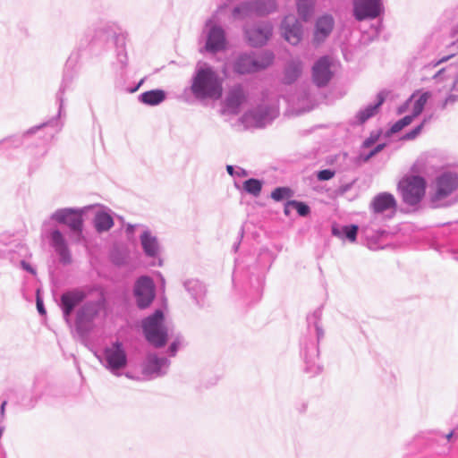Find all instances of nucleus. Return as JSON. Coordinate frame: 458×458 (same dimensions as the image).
<instances>
[{
	"label": "nucleus",
	"mask_w": 458,
	"mask_h": 458,
	"mask_svg": "<svg viewBox=\"0 0 458 458\" xmlns=\"http://www.w3.org/2000/svg\"><path fill=\"white\" fill-rule=\"evenodd\" d=\"M21 267L28 272L31 273L32 275H35L36 274V271L35 269L29 264L27 263L26 261H21Z\"/></svg>",
	"instance_id": "obj_35"
},
{
	"label": "nucleus",
	"mask_w": 458,
	"mask_h": 458,
	"mask_svg": "<svg viewBox=\"0 0 458 458\" xmlns=\"http://www.w3.org/2000/svg\"><path fill=\"white\" fill-rule=\"evenodd\" d=\"M292 196V191L287 187H278L275 189L272 193L271 197L276 201H280L284 199H288Z\"/></svg>",
	"instance_id": "obj_28"
},
{
	"label": "nucleus",
	"mask_w": 458,
	"mask_h": 458,
	"mask_svg": "<svg viewBox=\"0 0 458 458\" xmlns=\"http://www.w3.org/2000/svg\"><path fill=\"white\" fill-rule=\"evenodd\" d=\"M290 204L293 205V208H294L298 214L301 216H305L310 213V208L303 202H299L296 200H290Z\"/></svg>",
	"instance_id": "obj_31"
},
{
	"label": "nucleus",
	"mask_w": 458,
	"mask_h": 458,
	"mask_svg": "<svg viewBox=\"0 0 458 458\" xmlns=\"http://www.w3.org/2000/svg\"><path fill=\"white\" fill-rule=\"evenodd\" d=\"M37 308H38V312H39V313H41V314H45V312H46V311H45V309H44L43 303H42V301H39L38 299V301H37Z\"/></svg>",
	"instance_id": "obj_38"
},
{
	"label": "nucleus",
	"mask_w": 458,
	"mask_h": 458,
	"mask_svg": "<svg viewBox=\"0 0 458 458\" xmlns=\"http://www.w3.org/2000/svg\"><path fill=\"white\" fill-rule=\"evenodd\" d=\"M53 217L57 222L67 225L78 235L81 233L83 225L81 210L61 209L56 211Z\"/></svg>",
	"instance_id": "obj_8"
},
{
	"label": "nucleus",
	"mask_w": 458,
	"mask_h": 458,
	"mask_svg": "<svg viewBox=\"0 0 458 458\" xmlns=\"http://www.w3.org/2000/svg\"><path fill=\"white\" fill-rule=\"evenodd\" d=\"M5 405H6V402L4 401V402L2 403V405H1V411H2V414H4V412Z\"/></svg>",
	"instance_id": "obj_44"
},
{
	"label": "nucleus",
	"mask_w": 458,
	"mask_h": 458,
	"mask_svg": "<svg viewBox=\"0 0 458 458\" xmlns=\"http://www.w3.org/2000/svg\"><path fill=\"white\" fill-rule=\"evenodd\" d=\"M458 188V176L454 174L445 173L439 176L436 182V192L432 196L433 201H438L449 196Z\"/></svg>",
	"instance_id": "obj_6"
},
{
	"label": "nucleus",
	"mask_w": 458,
	"mask_h": 458,
	"mask_svg": "<svg viewBox=\"0 0 458 458\" xmlns=\"http://www.w3.org/2000/svg\"><path fill=\"white\" fill-rule=\"evenodd\" d=\"M335 176V172L329 169L321 170L318 173V179L319 181H327Z\"/></svg>",
	"instance_id": "obj_34"
},
{
	"label": "nucleus",
	"mask_w": 458,
	"mask_h": 458,
	"mask_svg": "<svg viewBox=\"0 0 458 458\" xmlns=\"http://www.w3.org/2000/svg\"><path fill=\"white\" fill-rule=\"evenodd\" d=\"M191 91L198 98L219 99L223 95V80L212 68H200L193 79Z\"/></svg>",
	"instance_id": "obj_1"
},
{
	"label": "nucleus",
	"mask_w": 458,
	"mask_h": 458,
	"mask_svg": "<svg viewBox=\"0 0 458 458\" xmlns=\"http://www.w3.org/2000/svg\"><path fill=\"white\" fill-rule=\"evenodd\" d=\"M411 171H412V173H417L419 170L417 169L416 165H413L411 167Z\"/></svg>",
	"instance_id": "obj_45"
},
{
	"label": "nucleus",
	"mask_w": 458,
	"mask_h": 458,
	"mask_svg": "<svg viewBox=\"0 0 458 458\" xmlns=\"http://www.w3.org/2000/svg\"><path fill=\"white\" fill-rule=\"evenodd\" d=\"M248 9V6L247 5H242L241 7H237L234 9L233 13H234V15L236 16L237 13L241 11V10H246Z\"/></svg>",
	"instance_id": "obj_40"
},
{
	"label": "nucleus",
	"mask_w": 458,
	"mask_h": 458,
	"mask_svg": "<svg viewBox=\"0 0 458 458\" xmlns=\"http://www.w3.org/2000/svg\"><path fill=\"white\" fill-rule=\"evenodd\" d=\"M165 92L160 89L144 92L141 96V101L147 105L154 106L161 103L165 99Z\"/></svg>",
	"instance_id": "obj_21"
},
{
	"label": "nucleus",
	"mask_w": 458,
	"mask_h": 458,
	"mask_svg": "<svg viewBox=\"0 0 458 458\" xmlns=\"http://www.w3.org/2000/svg\"><path fill=\"white\" fill-rule=\"evenodd\" d=\"M426 188V180L416 174L404 175L398 183V190L403 202L411 206H415L423 199Z\"/></svg>",
	"instance_id": "obj_2"
},
{
	"label": "nucleus",
	"mask_w": 458,
	"mask_h": 458,
	"mask_svg": "<svg viewBox=\"0 0 458 458\" xmlns=\"http://www.w3.org/2000/svg\"><path fill=\"white\" fill-rule=\"evenodd\" d=\"M385 145L384 144H379L377 145L369 154V157H372L374 156L375 154H377V152L381 151L383 148H384Z\"/></svg>",
	"instance_id": "obj_37"
},
{
	"label": "nucleus",
	"mask_w": 458,
	"mask_h": 458,
	"mask_svg": "<svg viewBox=\"0 0 458 458\" xmlns=\"http://www.w3.org/2000/svg\"><path fill=\"white\" fill-rule=\"evenodd\" d=\"M106 360L111 369H119L125 367L127 358L122 344L115 343L106 351Z\"/></svg>",
	"instance_id": "obj_12"
},
{
	"label": "nucleus",
	"mask_w": 458,
	"mask_h": 458,
	"mask_svg": "<svg viewBox=\"0 0 458 458\" xmlns=\"http://www.w3.org/2000/svg\"><path fill=\"white\" fill-rule=\"evenodd\" d=\"M415 116L411 115H406L403 118L397 121L392 127H391V132L396 133L402 131L404 127L408 126L411 123Z\"/></svg>",
	"instance_id": "obj_30"
},
{
	"label": "nucleus",
	"mask_w": 458,
	"mask_h": 458,
	"mask_svg": "<svg viewBox=\"0 0 458 458\" xmlns=\"http://www.w3.org/2000/svg\"><path fill=\"white\" fill-rule=\"evenodd\" d=\"M334 27V21L331 16H323L318 20L316 30L314 33V41L320 43L323 41L332 31Z\"/></svg>",
	"instance_id": "obj_16"
},
{
	"label": "nucleus",
	"mask_w": 458,
	"mask_h": 458,
	"mask_svg": "<svg viewBox=\"0 0 458 458\" xmlns=\"http://www.w3.org/2000/svg\"><path fill=\"white\" fill-rule=\"evenodd\" d=\"M383 102L384 98H381L377 104L368 106L363 110H360L357 114L360 123H364L368 119L375 115Z\"/></svg>",
	"instance_id": "obj_23"
},
{
	"label": "nucleus",
	"mask_w": 458,
	"mask_h": 458,
	"mask_svg": "<svg viewBox=\"0 0 458 458\" xmlns=\"http://www.w3.org/2000/svg\"><path fill=\"white\" fill-rule=\"evenodd\" d=\"M344 232L346 237L351 242H354L356 240V236H357L358 226L357 225L345 226L344 228Z\"/></svg>",
	"instance_id": "obj_32"
},
{
	"label": "nucleus",
	"mask_w": 458,
	"mask_h": 458,
	"mask_svg": "<svg viewBox=\"0 0 458 458\" xmlns=\"http://www.w3.org/2000/svg\"><path fill=\"white\" fill-rule=\"evenodd\" d=\"M332 62L327 56L319 58L313 65L312 76L318 86H325L333 76L331 71Z\"/></svg>",
	"instance_id": "obj_11"
},
{
	"label": "nucleus",
	"mask_w": 458,
	"mask_h": 458,
	"mask_svg": "<svg viewBox=\"0 0 458 458\" xmlns=\"http://www.w3.org/2000/svg\"><path fill=\"white\" fill-rule=\"evenodd\" d=\"M452 436H453V432L449 433V434L446 436L447 440H450V439H451V437H452Z\"/></svg>",
	"instance_id": "obj_46"
},
{
	"label": "nucleus",
	"mask_w": 458,
	"mask_h": 458,
	"mask_svg": "<svg viewBox=\"0 0 458 458\" xmlns=\"http://www.w3.org/2000/svg\"><path fill=\"white\" fill-rule=\"evenodd\" d=\"M429 92H424L422 93L419 98L414 102L413 107H412V115L417 117L419 116L423 109L425 105L427 104L428 98H430Z\"/></svg>",
	"instance_id": "obj_26"
},
{
	"label": "nucleus",
	"mask_w": 458,
	"mask_h": 458,
	"mask_svg": "<svg viewBox=\"0 0 458 458\" xmlns=\"http://www.w3.org/2000/svg\"><path fill=\"white\" fill-rule=\"evenodd\" d=\"M291 208H293V205L290 204V201H287L284 206V214L288 216L291 212Z\"/></svg>",
	"instance_id": "obj_39"
},
{
	"label": "nucleus",
	"mask_w": 458,
	"mask_h": 458,
	"mask_svg": "<svg viewBox=\"0 0 458 458\" xmlns=\"http://www.w3.org/2000/svg\"><path fill=\"white\" fill-rule=\"evenodd\" d=\"M225 47V35L221 28L213 27L208 34L206 48L211 52H216Z\"/></svg>",
	"instance_id": "obj_17"
},
{
	"label": "nucleus",
	"mask_w": 458,
	"mask_h": 458,
	"mask_svg": "<svg viewBox=\"0 0 458 458\" xmlns=\"http://www.w3.org/2000/svg\"><path fill=\"white\" fill-rule=\"evenodd\" d=\"M98 303H88L80 310L79 317L80 319H91L93 318L99 310Z\"/></svg>",
	"instance_id": "obj_24"
},
{
	"label": "nucleus",
	"mask_w": 458,
	"mask_h": 458,
	"mask_svg": "<svg viewBox=\"0 0 458 458\" xmlns=\"http://www.w3.org/2000/svg\"><path fill=\"white\" fill-rule=\"evenodd\" d=\"M261 188H262V184H261L260 181H259L257 179H249L243 182V189L247 192H249L254 196L259 195V193L261 191Z\"/></svg>",
	"instance_id": "obj_27"
},
{
	"label": "nucleus",
	"mask_w": 458,
	"mask_h": 458,
	"mask_svg": "<svg viewBox=\"0 0 458 458\" xmlns=\"http://www.w3.org/2000/svg\"><path fill=\"white\" fill-rule=\"evenodd\" d=\"M273 60L274 55L270 52H265L257 57L246 55H242L234 64V71L240 74L256 72L270 66Z\"/></svg>",
	"instance_id": "obj_4"
},
{
	"label": "nucleus",
	"mask_w": 458,
	"mask_h": 458,
	"mask_svg": "<svg viewBox=\"0 0 458 458\" xmlns=\"http://www.w3.org/2000/svg\"><path fill=\"white\" fill-rule=\"evenodd\" d=\"M52 244L64 262L70 261V253L63 234L55 230L51 234Z\"/></svg>",
	"instance_id": "obj_18"
},
{
	"label": "nucleus",
	"mask_w": 458,
	"mask_h": 458,
	"mask_svg": "<svg viewBox=\"0 0 458 458\" xmlns=\"http://www.w3.org/2000/svg\"><path fill=\"white\" fill-rule=\"evenodd\" d=\"M311 0H298V12L303 20H307L310 13Z\"/></svg>",
	"instance_id": "obj_29"
},
{
	"label": "nucleus",
	"mask_w": 458,
	"mask_h": 458,
	"mask_svg": "<svg viewBox=\"0 0 458 458\" xmlns=\"http://www.w3.org/2000/svg\"><path fill=\"white\" fill-rule=\"evenodd\" d=\"M170 348H171L173 354H174L176 352V344H173Z\"/></svg>",
	"instance_id": "obj_43"
},
{
	"label": "nucleus",
	"mask_w": 458,
	"mask_h": 458,
	"mask_svg": "<svg viewBox=\"0 0 458 458\" xmlns=\"http://www.w3.org/2000/svg\"><path fill=\"white\" fill-rule=\"evenodd\" d=\"M301 62H293L289 64L285 70V76L288 80V82L293 81L301 72Z\"/></svg>",
	"instance_id": "obj_25"
},
{
	"label": "nucleus",
	"mask_w": 458,
	"mask_h": 458,
	"mask_svg": "<svg viewBox=\"0 0 458 458\" xmlns=\"http://www.w3.org/2000/svg\"><path fill=\"white\" fill-rule=\"evenodd\" d=\"M426 123V120H423V122L415 127L413 130H411L410 132L406 133L403 137L404 140H413L415 139L422 131L424 124Z\"/></svg>",
	"instance_id": "obj_33"
},
{
	"label": "nucleus",
	"mask_w": 458,
	"mask_h": 458,
	"mask_svg": "<svg viewBox=\"0 0 458 458\" xmlns=\"http://www.w3.org/2000/svg\"><path fill=\"white\" fill-rule=\"evenodd\" d=\"M353 13L358 21L374 19L380 13V0H353Z\"/></svg>",
	"instance_id": "obj_7"
},
{
	"label": "nucleus",
	"mask_w": 458,
	"mask_h": 458,
	"mask_svg": "<svg viewBox=\"0 0 458 458\" xmlns=\"http://www.w3.org/2000/svg\"><path fill=\"white\" fill-rule=\"evenodd\" d=\"M271 34L272 27L269 24L257 25L246 30L247 38L252 46L264 45Z\"/></svg>",
	"instance_id": "obj_13"
},
{
	"label": "nucleus",
	"mask_w": 458,
	"mask_h": 458,
	"mask_svg": "<svg viewBox=\"0 0 458 458\" xmlns=\"http://www.w3.org/2000/svg\"><path fill=\"white\" fill-rule=\"evenodd\" d=\"M396 205L395 199L393 195L389 193H381L375 197L372 207L375 212L381 213Z\"/></svg>",
	"instance_id": "obj_19"
},
{
	"label": "nucleus",
	"mask_w": 458,
	"mask_h": 458,
	"mask_svg": "<svg viewBox=\"0 0 458 458\" xmlns=\"http://www.w3.org/2000/svg\"><path fill=\"white\" fill-rule=\"evenodd\" d=\"M284 38L291 45H298L302 38V30L293 15H287L281 26Z\"/></svg>",
	"instance_id": "obj_9"
},
{
	"label": "nucleus",
	"mask_w": 458,
	"mask_h": 458,
	"mask_svg": "<svg viewBox=\"0 0 458 458\" xmlns=\"http://www.w3.org/2000/svg\"><path fill=\"white\" fill-rule=\"evenodd\" d=\"M414 96H415V95H412V96H411V98L406 101V103H405L403 106H400V107L398 108V114H403V112H405V111H406L408 104L411 101V99L414 98Z\"/></svg>",
	"instance_id": "obj_36"
},
{
	"label": "nucleus",
	"mask_w": 458,
	"mask_h": 458,
	"mask_svg": "<svg viewBox=\"0 0 458 458\" xmlns=\"http://www.w3.org/2000/svg\"><path fill=\"white\" fill-rule=\"evenodd\" d=\"M226 170L229 174H231V175L233 174V167L232 165H227Z\"/></svg>",
	"instance_id": "obj_41"
},
{
	"label": "nucleus",
	"mask_w": 458,
	"mask_h": 458,
	"mask_svg": "<svg viewBox=\"0 0 458 458\" xmlns=\"http://www.w3.org/2000/svg\"><path fill=\"white\" fill-rule=\"evenodd\" d=\"M268 2H270L273 4V0H268Z\"/></svg>",
	"instance_id": "obj_47"
},
{
	"label": "nucleus",
	"mask_w": 458,
	"mask_h": 458,
	"mask_svg": "<svg viewBox=\"0 0 458 458\" xmlns=\"http://www.w3.org/2000/svg\"><path fill=\"white\" fill-rule=\"evenodd\" d=\"M114 225L113 218L107 213H98L95 217V226L98 232L109 230Z\"/></svg>",
	"instance_id": "obj_22"
},
{
	"label": "nucleus",
	"mask_w": 458,
	"mask_h": 458,
	"mask_svg": "<svg viewBox=\"0 0 458 458\" xmlns=\"http://www.w3.org/2000/svg\"><path fill=\"white\" fill-rule=\"evenodd\" d=\"M140 240L147 255L154 257L157 254L159 247L156 237L152 236L148 232H144Z\"/></svg>",
	"instance_id": "obj_20"
},
{
	"label": "nucleus",
	"mask_w": 458,
	"mask_h": 458,
	"mask_svg": "<svg viewBox=\"0 0 458 458\" xmlns=\"http://www.w3.org/2000/svg\"><path fill=\"white\" fill-rule=\"evenodd\" d=\"M166 363V360L158 358L155 354H148L142 367V373L150 377L153 375H160L162 367Z\"/></svg>",
	"instance_id": "obj_15"
},
{
	"label": "nucleus",
	"mask_w": 458,
	"mask_h": 458,
	"mask_svg": "<svg viewBox=\"0 0 458 458\" xmlns=\"http://www.w3.org/2000/svg\"><path fill=\"white\" fill-rule=\"evenodd\" d=\"M164 314L161 310H156L154 314L148 317L142 323L146 339L155 347L165 345L167 332L163 326Z\"/></svg>",
	"instance_id": "obj_3"
},
{
	"label": "nucleus",
	"mask_w": 458,
	"mask_h": 458,
	"mask_svg": "<svg viewBox=\"0 0 458 458\" xmlns=\"http://www.w3.org/2000/svg\"><path fill=\"white\" fill-rule=\"evenodd\" d=\"M134 293L140 308L149 306L155 298V286L152 279L148 276L139 278L135 284Z\"/></svg>",
	"instance_id": "obj_5"
},
{
	"label": "nucleus",
	"mask_w": 458,
	"mask_h": 458,
	"mask_svg": "<svg viewBox=\"0 0 458 458\" xmlns=\"http://www.w3.org/2000/svg\"><path fill=\"white\" fill-rule=\"evenodd\" d=\"M247 96L240 85L231 87L225 95L224 104L227 112L238 114L240 107L246 102Z\"/></svg>",
	"instance_id": "obj_10"
},
{
	"label": "nucleus",
	"mask_w": 458,
	"mask_h": 458,
	"mask_svg": "<svg viewBox=\"0 0 458 458\" xmlns=\"http://www.w3.org/2000/svg\"><path fill=\"white\" fill-rule=\"evenodd\" d=\"M450 58V56H446V57H443L442 59H440L437 63V65L439 64H442L445 61H447L448 59Z\"/></svg>",
	"instance_id": "obj_42"
},
{
	"label": "nucleus",
	"mask_w": 458,
	"mask_h": 458,
	"mask_svg": "<svg viewBox=\"0 0 458 458\" xmlns=\"http://www.w3.org/2000/svg\"><path fill=\"white\" fill-rule=\"evenodd\" d=\"M85 294L81 291L65 293L61 297L62 309L65 318H68L73 309L83 301Z\"/></svg>",
	"instance_id": "obj_14"
}]
</instances>
